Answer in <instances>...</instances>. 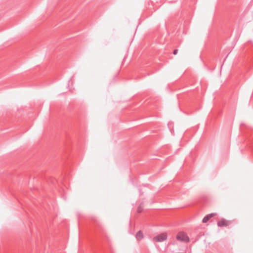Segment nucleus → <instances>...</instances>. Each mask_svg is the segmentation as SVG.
<instances>
[{
    "label": "nucleus",
    "instance_id": "obj_1",
    "mask_svg": "<svg viewBox=\"0 0 253 253\" xmlns=\"http://www.w3.org/2000/svg\"><path fill=\"white\" fill-rule=\"evenodd\" d=\"M176 239L178 241L184 243H187L189 241V237H188L187 234L184 232L178 233L176 236Z\"/></svg>",
    "mask_w": 253,
    "mask_h": 253
},
{
    "label": "nucleus",
    "instance_id": "obj_2",
    "mask_svg": "<svg viewBox=\"0 0 253 253\" xmlns=\"http://www.w3.org/2000/svg\"><path fill=\"white\" fill-rule=\"evenodd\" d=\"M167 238V234L162 233L154 238V240L158 242H163Z\"/></svg>",
    "mask_w": 253,
    "mask_h": 253
},
{
    "label": "nucleus",
    "instance_id": "obj_3",
    "mask_svg": "<svg viewBox=\"0 0 253 253\" xmlns=\"http://www.w3.org/2000/svg\"><path fill=\"white\" fill-rule=\"evenodd\" d=\"M219 227L227 226L228 225V222L225 219H222L217 222Z\"/></svg>",
    "mask_w": 253,
    "mask_h": 253
},
{
    "label": "nucleus",
    "instance_id": "obj_4",
    "mask_svg": "<svg viewBox=\"0 0 253 253\" xmlns=\"http://www.w3.org/2000/svg\"><path fill=\"white\" fill-rule=\"evenodd\" d=\"M214 215H215L214 213H211V214H209L206 215L203 219V220H202L203 222L206 223L210 219V218H211L212 217H213Z\"/></svg>",
    "mask_w": 253,
    "mask_h": 253
},
{
    "label": "nucleus",
    "instance_id": "obj_5",
    "mask_svg": "<svg viewBox=\"0 0 253 253\" xmlns=\"http://www.w3.org/2000/svg\"><path fill=\"white\" fill-rule=\"evenodd\" d=\"M136 238L138 240L142 239L143 237V233L141 231H139L136 234Z\"/></svg>",
    "mask_w": 253,
    "mask_h": 253
},
{
    "label": "nucleus",
    "instance_id": "obj_6",
    "mask_svg": "<svg viewBox=\"0 0 253 253\" xmlns=\"http://www.w3.org/2000/svg\"><path fill=\"white\" fill-rule=\"evenodd\" d=\"M142 208H141V207L140 206H139V207L138 208V209H137V211H138V212H141L142 211Z\"/></svg>",
    "mask_w": 253,
    "mask_h": 253
},
{
    "label": "nucleus",
    "instance_id": "obj_7",
    "mask_svg": "<svg viewBox=\"0 0 253 253\" xmlns=\"http://www.w3.org/2000/svg\"><path fill=\"white\" fill-rule=\"evenodd\" d=\"M177 52H178V50L175 49V50H174L173 53V54L176 55L177 53Z\"/></svg>",
    "mask_w": 253,
    "mask_h": 253
}]
</instances>
